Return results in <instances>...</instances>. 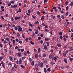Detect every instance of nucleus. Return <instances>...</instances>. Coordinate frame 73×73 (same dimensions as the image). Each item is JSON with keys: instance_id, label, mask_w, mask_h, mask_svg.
<instances>
[{"instance_id": "1", "label": "nucleus", "mask_w": 73, "mask_h": 73, "mask_svg": "<svg viewBox=\"0 0 73 73\" xmlns=\"http://www.w3.org/2000/svg\"><path fill=\"white\" fill-rule=\"evenodd\" d=\"M19 64H22L23 61L22 60V59L21 58L19 59Z\"/></svg>"}, {"instance_id": "2", "label": "nucleus", "mask_w": 73, "mask_h": 73, "mask_svg": "<svg viewBox=\"0 0 73 73\" xmlns=\"http://www.w3.org/2000/svg\"><path fill=\"white\" fill-rule=\"evenodd\" d=\"M3 62H1V64H2V66L4 68H5V66L4 65V64L3 63Z\"/></svg>"}, {"instance_id": "3", "label": "nucleus", "mask_w": 73, "mask_h": 73, "mask_svg": "<svg viewBox=\"0 0 73 73\" xmlns=\"http://www.w3.org/2000/svg\"><path fill=\"white\" fill-rule=\"evenodd\" d=\"M9 58L11 61H12L13 60V58L11 56H9Z\"/></svg>"}, {"instance_id": "4", "label": "nucleus", "mask_w": 73, "mask_h": 73, "mask_svg": "<svg viewBox=\"0 0 73 73\" xmlns=\"http://www.w3.org/2000/svg\"><path fill=\"white\" fill-rule=\"evenodd\" d=\"M20 18H21L20 17H15V19L16 20H18V19H20Z\"/></svg>"}, {"instance_id": "5", "label": "nucleus", "mask_w": 73, "mask_h": 73, "mask_svg": "<svg viewBox=\"0 0 73 73\" xmlns=\"http://www.w3.org/2000/svg\"><path fill=\"white\" fill-rule=\"evenodd\" d=\"M64 60L65 63H66V64L68 63V62H67V59L66 58H64Z\"/></svg>"}, {"instance_id": "6", "label": "nucleus", "mask_w": 73, "mask_h": 73, "mask_svg": "<svg viewBox=\"0 0 73 73\" xmlns=\"http://www.w3.org/2000/svg\"><path fill=\"white\" fill-rule=\"evenodd\" d=\"M22 30V29L21 28H19L18 29V31L19 32H21Z\"/></svg>"}, {"instance_id": "7", "label": "nucleus", "mask_w": 73, "mask_h": 73, "mask_svg": "<svg viewBox=\"0 0 73 73\" xmlns=\"http://www.w3.org/2000/svg\"><path fill=\"white\" fill-rule=\"evenodd\" d=\"M44 19V15H43L42 16L41 18V20L42 21H43Z\"/></svg>"}, {"instance_id": "8", "label": "nucleus", "mask_w": 73, "mask_h": 73, "mask_svg": "<svg viewBox=\"0 0 73 73\" xmlns=\"http://www.w3.org/2000/svg\"><path fill=\"white\" fill-rule=\"evenodd\" d=\"M44 49L45 50H47V46L46 45H45L44 47Z\"/></svg>"}, {"instance_id": "9", "label": "nucleus", "mask_w": 73, "mask_h": 73, "mask_svg": "<svg viewBox=\"0 0 73 73\" xmlns=\"http://www.w3.org/2000/svg\"><path fill=\"white\" fill-rule=\"evenodd\" d=\"M44 72L45 73H46L47 72V70L46 69V68H44Z\"/></svg>"}, {"instance_id": "10", "label": "nucleus", "mask_w": 73, "mask_h": 73, "mask_svg": "<svg viewBox=\"0 0 73 73\" xmlns=\"http://www.w3.org/2000/svg\"><path fill=\"white\" fill-rule=\"evenodd\" d=\"M51 16L52 17V18L53 19H54L56 18V16H53V15H51Z\"/></svg>"}, {"instance_id": "11", "label": "nucleus", "mask_w": 73, "mask_h": 73, "mask_svg": "<svg viewBox=\"0 0 73 73\" xmlns=\"http://www.w3.org/2000/svg\"><path fill=\"white\" fill-rule=\"evenodd\" d=\"M35 64V62L34 61H32L31 63V65L32 66H33Z\"/></svg>"}, {"instance_id": "12", "label": "nucleus", "mask_w": 73, "mask_h": 73, "mask_svg": "<svg viewBox=\"0 0 73 73\" xmlns=\"http://www.w3.org/2000/svg\"><path fill=\"white\" fill-rule=\"evenodd\" d=\"M57 45L58 46L59 48H61V45L60 44H57Z\"/></svg>"}, {"instance_id": "13", "label": "nucleus", "mask_w": 73, "mask_h": 73, "mask_svg": "<svg viewBox=\"0 0 73 73\" xmlns=\"http://www.w3.org/2000/svg\"><path fill=\"white\" fill-rule=\"evenodd\" d=\"M18 54L19 57H20L21 56V52H18Z\"/></svg>"}, {"instance_id": "14", "label": "nucleus", "mask_w": 73, "mask_h": 73, "mask_svg": "<svg viewBox=\"0 0 73 73\" xmlns=\"http://www.w3.org/2000/svg\"><path fill=\"white\" fill-rule=\"evenodd\" d=\"M14 67L16 68H18V66L16 64H14Z\"/></svg>"}, {"instance_id": "15", "label": "nucleus", "mask_w": 73, "mask_h": 73, "mask_svg": "<svg viewBox=\"0 0 73 73\" xmlns=\"http://www.w3.org/2000/svg\"><path fill=\"white\" fill-rule=\"evenodd\" d=\"M43 66V64L42 63H41L40 66L42 68Z\"/></svg>"}, {"instance_id": "16", "label": "nucleus", "mask_w": 73, "mask_h": 73, "mask_svg": "<svg viewBox=\"0 0 73 73\" xmlns=\"http://www.w3.org/2000/svg\"><path fill=\"white\" fill-rule=\"evenodd\" d=\"M69 60L70 62H72V61L73 60V58H70Z\"/></svg>"}, {"instance_id": "17", "label": "nucleus", "mask_w": 73, "mask_h": 73, "mask_svg": "<svg viewBox=\"0 0 73 73\" xmlns=\"http://www.w3.org/2000/svg\"><path fill=\"white\" fill-rule=\"evenodd\" d=\"M49 38H45V40L46 41H48L49 40Z\"/></svg>"}, {"instance_id": "18", "label": "nucleus", "mask_w": 73, "mask_h": 73, "mask_svg": "<svg viewBox=\"0 0 73 73\" xmlns=\"http://www.w3.org/2000/svg\"><path fill=\"white\" fill-rule=\"evenodd\" d=\"M54 60L55 61H56L57 60V58L56 57H55L54 58Z\"/></svg>"}, {"instance_id": "19", "label": "nucleus", "mask_w": 73, "mask_h": 73, "mask_svg": "<svg viewBox=\"0 0 73 73\" xmlns=\"http://www.w3.org/2000/svg\"><path fill=\"white\" fill-rule=\"evenodd\" d=\"M29 60L30 62H31L32 61V58H29Z\"/></svg>"}, {"instance_id": "20", "label": "nucleus", "mask_w": 73, "mask_h": 73, "mask_svg": "<svg viewBox=\"0 0 73 73\" xmlns=\"http://www.w3.org/2000/svg\"><path fill=\"white\" fill-rule=\"evenodd\" d=\"M8 64L9 66H12V63L11 62H9Z\"/></svg>"}, {"instance_id": "21", "label": "nucleus", "mask_w": 73, "mask_h": 73, "mask_svg": "<svg viewBox=\"0 0 73 73\" xmlns=\"http://www.w3.org/2000/svg\"><path fill=\"white\" fill-rule=\"evenodd\" d=\"M61 18L62 19H65V16L64 15H62Z\"/></svg>"}, {"instance_id": "22", "label": "nucleus", "mask_w": 73, "mask_h": 73, "mask_svg": "<svg viewBox=\"0 0 73 73\" xmlns=\"http://www.w3.org/2000/svg\"><path fill=\"white\" fill-rule=\"evenodd\" d=\"M69 52V50H67L66 51H65V54H68V52Z\"/></svg>"}, {"instance_id": "23", "label": "nucleus", "mask_w": 73, "mask_h": 73, "mask_svg": "<svg viewBox=\"0 0 73 73\" xmlns=\"http://www.w3.org/2000/svg\"><path fill=\"white\" fill-rule=\"evenodd\" d=\"M30 42L31 44H32V45L34 44V42H33L32 41H30Z\"/></svg>"}, {"instance_id": "24", "label": "nucleus", "mask_w": 73, "mask_h": 73, "mask_svg": "<svg viewBox=\"0 0 73 73\" xmlns=\"http://www.w3.org/2000/svg\"><path fill=\"white\" fill-rule=\"evenodd\" d=\"M41 49L40 48H39L38 49V53H40V51Z\"/></svg>"}, {"instance_id": "25", "label": "nucleus", "mask_w": 73, "mask_h": 73, "mask_svg": "<svg viewBox=\"0 0 73 73\" xmlns=\"http://www.w3.org/2000/svg\"><path fill=\"white\" fill-rule=\"evenodd\" d=\"M3 58V57H0V61H1Z\"/></svg>"}, {"instance_id": "26", "label": "nucleus", "mask_w": 73, "mask_h": 73, "mask_svg": "<svg viewBox=\"0 0 73 73\" xmlns=\"http://www.w3.org/2000/svg\"><path fill=\"white\" fill-rule=\"evenodd\" d=\"M26 58L25 56H24L23 57H22L21 58L22 60H24Z\"/></svg>"}, {"instance_id": "27", "label": "nucleus", "mask_w": 73, "mask_h": 73, "mask_svg": "<svg viewBox=\"0 0 73 73\" xmlns=\"http://www.w3.org/2000/svg\"><path fill=\"white\" fill-rule=\"evenodd\" d=\"M37 14L38 15H40V13L39 11H38L37 12Z\"/></svg>"}, {"instance_id": "28", "label": "nucleus", "mask_w": 73, "mask_h": 73, "mask_svg": "<svg viewBox=\"0 0 73 73\" xmlns=\"http://www.w3.org/2000/svg\"><path fill=\"white\" fill-rule=\"evenodd\" d=\"M73 2H72L70 4V6L71 7H72L73 6Z\"/></svg>"}, {"instance_id": "29", "label": "nucleus", "mask_w": 73, "mask_h": 73, "mask_svg": "<svg viewBox=\"0 0 73 73\" xmlns=\"http://www.w3.org/2000/svg\"><path fill=\"white\" fill-rule=\"evenodd\" d=\"M38 33V30H36V31L35 32V34H37Z\"/></svg>"}, {"instance_id": "30", "label": "nucleus", "mask_w": 73, "mask_h": 73, "mask_svg": "<svg viewBox=\"0 0 73 73\" xmlns=\"http://www.w3.org/2000/svg\"><path fill=\"white\" fill-rule=\"evenodd\" d=\"M17 5H14V9H15L16 7H17Z\"/></svg>"}, {"instance_id": "31", "label": "nucleus", "mask_w": 73, "mask_h": 73, "mask_svg": "<svg viewBox=\"0 0 73 73\" xmlns=\"http://www.w3.org/2000/svg\"><path fill=\"white\" fill-rule=\"evenodd\" d=\"M46 43L47 44V46H49V42H47Z\"/></svg>"}, {"instance_id": "32", "label": "nucleus", "mask_w": 73, "mask_h": 73, "mask_svg": "<svg viewBox=\"0 0 73 73\" xmlns=\"http://www.w3.org/2000/svg\"><path fill=\"white\" fill-rule=\"evenodd\" d=\"M14 29L15 30H17L18 29V27L16 26V27H15V28H14Z\"/></svg>"}, {"instance_id": "33", "label": "nucleus", "mask_w": 73, "mask_h": 73, "mask_svg": "<svg viewBox=\"0 0 73 73\" xmlns=\"http://www.w3.org/2000/svg\"><path fill=\"white\" fill-rule=\"evenodd\" d=\"M68 14H69V12H68V11L67 12L66 14V16H68Z\"/></svg>"}, {"instance_id": "34", "label": "nucleus", "mask_w": 73, "mask_h": 73, "mask_svg": "<svg viewBox=\"0 0 73 73\" xmlns=\"http://www.w3.org/2000/svg\"><path fill=\"white\" fill-rule=\"evenodd\" d=\"M39 23L38 22V21H37L35 23H34V25H36V24H39Z\"/></svg>"}, {"instance_id": "35", "label": "nucleus", "mask_w": 73, "mask_h": 73, "mask_svg": "<svg viewBox=\"0 0 73 73\" xmlns=\"http://www.w3.org/2000/svg\"><path fill=\"white\" fill-rule=\"evenodd\" d=\"M52 57V56L51 55H50L49 56V58L50 59H51Z\"/></svg>"}, {"instance_id": "36", "label": "nucleus", "mask_w": 73, "mask_h": 73, "mask_svg": "<svg viewBox=\"0 0 73 73\" xmlns=\"http://www.w3.org/2000/svg\"><path fill=\"white\" fill-rule=\"evenodd\" d=\"M15 41L17 42H19V40L18 39V38H16L15 39Z\"/></svg>"}, {"instance_id": "37", "label": "nucleus", "mask_w": 73, "mask_h": 73, "mask_svg": "<svg viewBox=\"0 0 73 73\" xmlns=\"http://www.w3.org/2000/svg\"><path fill=\"white\" fill-rule=\"evenodd\" d=\"M13 45H14L15 44V40H13Z\"/></svg>"}, {"instance_id": "38", "label": "nucleus", "mask_w": 73, "mask_h": 73, "mask_svg": "<svg viewBox=\"0 0 73 73\" xmlns=\"http://www.w3.org/2000/svg\"><path fill=\"white\" fill-rule=\"evenodd\" d=\"M46 63H47V60H44L43 61V63L44 64H45Z\"/></svg>"}, {"instance_id": "39", "label": "nucleus", "mask_w": 73, "mask_h": 73, "mask_svg": "<svg viewBox=\"0 0 73 73\" xmlns=\"http://www.w3.org/2000/svg\"><path fill=\"white\" fill-rule=\"evenodd\" d=\"M21 68H24L25 67L24 66H23L22 65H21Z\"/></svg>"}, {"instance_id": "40", "label": "nucleus", "mask_w": 73, "mask_h": 73, "mask_svg": "<svg viewBox=\"0 0 73 73\" xmlns=\"http://www.w3.org/2000/svg\"><path fill=\"white\" fill-rule=\"evenodd\" d=\"M11 8L12 9L14 8V6L13 5H11Z\"/></svg>"}, {"instance_id": "41", "label": "nucleus", "mask_w": 73, "mask_h": 73, "mask_svg": "<svg viewBox=\"0 0 73 73\" xmlns=\"http://www.w3.org/2000/svg\"><path fill=\"white\" fill-rule=\"evenodd\" d=\"M40 36L41 37H43L44 36V34L42 33L40 35Z\"/></svg>"}, {"instance_id": "42", "label": "nucleus", "mask_w": 73, "mask_h": 73, "mask_svg": "<svg viewBox=\"0 0 73 73\" xmlns=\"http://www.w3.org/2000/svg\"><path fill=\"white\" fill-rule=\"evenodd\" d=\"M63 38V36L62 35H60V39H62Z\"/></svg>"}, {"instance_id": "43", "label": "nucleus", "mask_w": 73, "mask_h": 73, "mask_svg": "<svg viewBox=\"0 0 73 73\" xmlns=\"http://www.w3.org/2000/svg\"><path fill=\"white\" fill-rule=\"evenodd\" d=\"M32 17L33 18H34V19H36V17H35V16L34 15H33L32 16Z\"/></svg>"}, {"instance_id": "44", "label": "nucleus", "mask_w": 73, "mask_h": 73, "mask_svg": "<svg viewBox=\"0 0 73 73\" xmlns=\"http://www.w3.org/2000/svg\"><path fill=\"white\" fill-rule=\"evenodd\" d=\"M63 38L64 41H66L67 40V39H66L65 37H64Z\"/></svg>"}, {"instance_id": "45", "label": "nucleus", "mask_w": 73, "mask_h": 73, "mask_svg": "<svg viewBox=\"0 0 73 73\" xmlns=\"http://www.w3.org/2000/svg\"><path fill=\"white\" fill-rule=\"evenodd\" d=\"M0 47L1 48H2L3 47V45L1 43H0Z\"/></svg>"}, {"instance_id": "46", "label": "nucleus", "mask_w": 73, "mask_h": 73, "mask_svg": "<svg viewBox=\"0 0 73 73\" xmlns=\"http://www.w3.org/2000/svg\"><path fill=\"white\" fill-rule=\"evenodd\" d=\"M29 25L31 27H33V25L31 24V23H29Z\"/></svg>"}, {"instance_id": "47", "label": "nucleus", "mask_w": 73, "mask_h": 73, "mask_svg": "<svg viewBox=\"0 0 73 73\" xmlns=\"http://www.w3.org/2000/svg\"><path fill=\"white\" fill-rule=\"evenodd\" d=\"M28 30L29 32H31L32 31V29H31L30 28Z\"/></svg>"}, {"instance_id": "48", "label": "nucleus", "mask_w": 73, "mask_h": 73, "mask_svg": "<svg viewBox=\"0 0 73 73\" xmlns=\"http://www.w3.org/2000/svg\"><path fill=\"white\" fill-rule=\"evenodd\" d=\"M37 54H35V58H37Z\"/></svg>"}, {"instance_id": "49", "label": "nucleus", "mask_w": 73, "mask_h": 73, "mask_svg": "<svg viewBox=\"0 0 73 73\" xmlns=\"http://www.w3.org/2000/svg\"><path fill=\"white\" fill-rule=\"evenodd\" d=\"M6 40L7 41H9V38H6Z\"/></svg>"}, {"instance_id": "50", "label": "nucleus", "mask_w": 73, "mask_h": 73, "mask_svg": "<svg viewBox=\"0 0 73 73\" xmlns=\"http://www.w3.org/2000/svg\"><path fill=\"white\" fill-rule=\"evenodd\" d=\"M55 64V62H51L50 63V64L52 65Z\"/></svg>"}, {"instance_id": "51", "label": "nucleus", "mask_w": 73, "mask_h": 73, "mask_svg": "<svg viewBox=\"0 0 73 73\" xmlns=\"http://www.w3.org/2000/svg\"><path fill=\"white\" fill-rule=\"evenodd\" d=\"M51 70V69L50 68H48V69H47V71H48L49 72H50Z\"/></svg>"}, {"instance_id": "52", "label": "nucleus", "mask_w": 73, "mask_h": 73, "mask_svg": "<svg viewBox=\"0 0 73 73\" xmlns=\"http://www.w3.org/2000/svg\"><path fill=\"white\" fill-rule=\"evenodd\" d=\"M24 51V49H22L21 50V52H23Z\"/></svg>"}, {"instance_id": "53", "label": "nucleus", "mask_w": 73, "mask_h": 73, "mask_svg": "<svg viewBox=\"0 0 73 73\" xmlns=\"http://www.w3.org/2000/svg\"><path fill=\"white\" fill-rule=\"evenodd\" d=\"M29 40L28 38H26V39H25V41L26 42H27Z\"/></svg>"}, {"instance_id": "54", "label": "nucleus", "mask_w": 73, "mask_h": 73, "mask_svg": "<svg viewBox=\"0 0 73 73\" xmlns=\"http://www.w3.org/2000/svg\"><path fill=\"white\" fill-rule=\"evenodd\" d=\"M27 18V15H25L24 16V19H25Z\"/></svg>"}, {"instance_id": "55", "label": "nucleus", "mask_w": 73, "mask_h": 73, "mask_svg": "<svg viewBox=\"0 0 73 73\" xmlns=\"http://www.w3.org/2000/svg\"><path fill=\"white\" fill-rule=\"evenodd\" d=\"M68 2L67 1H66L65 3L66 5H68Z\"/></svg>"}, {"instance_id": "56", "label": "nucleus", "mask_w": 73, "mask_h": 73, "mask_svg": "<svg viewBox=\"0 0 73 73\" xmlns=\"http://www.w3.org/2000/svg\"><path fill=\"white\" fill-rule=\"evenodd\" d=\"M27 54V53L26 52H24L23 53L24 55L26 56Z\"/></svg>"}, {"instance_id": "57", "label": "nucleus", "mask_w": 73, "mask_h": 73, "mask_svg": "<svg viewBox=\"0 0 73 73\" xmlns=\"http://www.w3.org/2000/svg\"><path fill=\"white\" fill-rule=\"evenodd\" d=\"M23 43V41L22 40H20L19 41V43L20 44H22Z\"/></svg>"}, {"instance_id": "58", "label": "nucleus", "mask_w": 73, "mask_h": 73, "mask_svg": "<svg viewBox=\"0 0 73 73\" xmlns=\"http://www.w3.org/2000/svg\"><path fill=\"white\" fill-rule=\"evenodd\" d=\"M14 67H12V68H11V71L12 72H13L14 71Z\"/></svg>"}, {"instance_id": "59", "label": "nucleus", "mask_w": 73, "mask_h": 73, "mask_svg": "<svg viewBox=\"0 0 73 73\" xmlns=\"http://www.w3.org/2000/svg\"><path fill=\"white\" fill-rule=\"evenodd\" d=\"M46 56V54H44L43 55V57L44 58H45Z\"/></svg>"}, {"instance_id": "60", "label": "nucleus", "mask_w": 73, "mask_h": 73, "mask_svg": "<svg viewBox=\"0 0 73 73\" xmlns=\"http://www.w3.org/2000/svg\"><path fill=\"white\" fill-rule=\"evenodd\" d=\"M17 36L18 37H19L20 35L19 33H17Z\"/></svg>"}, {"instance_id": "61", "label": "nucleus", "mask_w": 73, "mask_h": 73, "mask_svg": "<svg viewBox=\"0 0 73 73\" xmlns=\"http://www.w3.org/2000/svg\"><path fill=\"white\" fill-rule=\"evenodd\" d=\"M62 32H60V33H59V35H62Z\"/></svg>"}, {"instance_id": "62", "label": "nucleus", "mask_w": 73, "mask_h": 73, "mask_svg": "<svg viewBox=\"0 0 73 73\" xmlns=\"http://www.w3.org/2000/svg\"><path fill=\"white\" fill-rule=\"evenodd\" d=\"M14 3V1H10V3Z\"/></svg>"}, {"instance_id": "63", "label": "nucleus", "mask_w": 73, "mask_h": 73, "mask_svg": "<svg viewBox=\"0 0 73 73\" xmlns=\"http://www.w3.org/2000/svg\"><path fill=\"white\" fill-rule=\"evenodd\" d=\"M37 29H38L39 31H40V26H38Z\"/></svg>"}, {"instance_id": "64", "label": "nucleus", "mask_w": 73, "mask_h": 73, "mask_svg": "<svg viewBox=\"0 0 73 73\" xmlns=\"http://www.w3.org/2000/svg\"><path fill=\"white\" fill-rule=\"evenodd\" d=\"M11 21H14V19L13 18V17H12L11 18Z\"/></svg>"}]
</instances>
